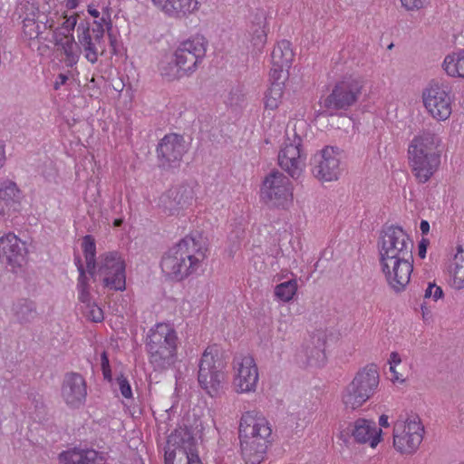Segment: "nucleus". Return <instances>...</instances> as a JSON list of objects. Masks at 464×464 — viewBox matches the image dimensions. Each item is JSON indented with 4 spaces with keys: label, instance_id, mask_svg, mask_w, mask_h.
<instances>
[{
    "label": "nucleus",
    "instance_id": "1",
    "mask_svg": "<svg viewBox=\"0 0 464 464\" xmlns=\"http://www.w3.org/2000/svg\"><path fill=\"white\" fill-rule=\"evenodd\" d=\"M207 246L199 235H188L162 256L160 267L168 278L182 281L197 273L207 258Z\"/></svg>",
    "mask_w": 464,
    "mask_h": 464
},
{
    "label": "nucleus",
    "instance_id": "2",
    "mask_svg": "<svg viewBox=\"0 0 464 464\" xmlns=\"http://www.w3.org/2000/svg\"><path fill=\"white\" fill-rule=\"evenodd\" d=\"M238 439L245 464H262L274 440L272 425L257 411H244L239 419Z\"/></svg>",
    "mask_w": 464,
    "mask_h": 464
},
{
    "label": "nucleus",
    "instance_id": "3",
    "mask_svg": "<svg viewBox=\"0 0 464 464\" xmlns=\"http://www.w3.org/2000/svg\"><path fill=\"white\" fill-rule=\"evenodd\" d=\"M442 148L441 137L430 130H422L412 138L408 147V160L418 182H428L438 171Z\"/></svg>",
    "mask_w": 464,
    "mask_h": 464
},
{
    "label": "nucleus",
    "instance_id": "4",
    "mask_svg": "<svg viewBox=\"0 0 464 464\" xmlns=\"http://www.w3.org/2000/svg\"><path fill=\"white\" fill-rule=\"evenodd\" d=\"M179 338L170 323H157L148 332L145 347L150 362L156 370H166L178 361Z\"/></svg>",
    "mask_w": 464,
    "mask_h": 464
},
{
    "label": "nucleus",
    "instance_id": "5",
    "mask_svg": "<svg viewBox=\"0 0 464 464\" xmlns=\"http://www.w3.org/2000/svg\"><path fill=\"white\" fill-rule=\"evenodd\" d=\"M111 21L109 16L103 15L100 20H94L92 27L78 26L77 38L84 58L92 64H95L100 56L105 54L107 43L105 34H107L111 53L117 55L119 53L120 43L118 35L111 31Z\"/></svg>",
    "mask_w": 464,
    "mask_h": 464
},
{
    "label": "nucleus",
    "instance_id": "6",
    "mask_svg": "<svg viewBox=\"0 0 464 464\" xmlns=\"http://www.w3.org/2000/svg\"><path fill=\"white\" fill-rule=\"evenodd\" d=\"M380 374L375 364L361 368L353 380L340 393V400L345 410L355 411L361 408L377 392Z\"/></svg>",
    "mask_w": 464,
    "mask_h": 464
},
{
    "label": "nucleus",
    "instance_id": "7",
    "mask_svg": "<svg viewBox=\"0 0 464 464\" xmlns=\"http://www.w3.org/2000/svg\"><path fill=\"white\" fill-rule=\"evenodd\" d=\"M225 368L218 347L216 344L208 345L199 361L198 381L209 396L217 397L222 392L226 380Z\"/></svg>",
    "mask_w": 464,
    "mask_h": 464
},
{
    "label": "nucleus",
    "instance_id": "8",
    "mask_svg": "<svg viewBox=\"0 0 464 464\" xmlns=\"http://www.w3.org/2000/svg\"><path fill=\"white\" fill-rule=\"evenodd\" d=\"M424 433V425L418 415H400L393 423V447L401 454H412L422 442Z\"/></svg>",
    "mask_w": 464,
    "mask_h": 464
},
{
    "label": "nucleus",
    "instance_id": "9",
    "mask_svg": "<svg viewBox=\"0 0 464 464\" xmlns=\"http://www.w3.org/2000/svg\"><path fill=\"white\" fill-rule=\"evenodd\" d=\"M363 88V81L358 75H349L338 81L331 93L324 100L323 108L330 115L338 111H347L359 100Z\"/></svg>",
    "mask_w": 464,
    "mask_h": 464
},
{
    "label": "nucleus",
    "instance_id": "10",
    "mask_svg": "<svg viewBox=\"0 0 464 464\" xmlns=\"http://www.w3.org/2000/svg\"><path fill=\"white\" fill-rule=\"evenodd\" d=\"M423 106L437 121H447L452 113L454 96L447 82L432 81L422 91Z\"/></svg>",
    "mask_w": 464,
    "mask_h": 464
},
{
    "label": "nucleus",
    "instance_id": "11",
    "mask_svg": "<svg viewBox=\"0 0 464 464\" xmlns=\"http://www.w3.org/2000/svg\"><path fill=\"white\" fill-rule=\"evenodd\" d=\"M92 276H97L105 288L124 291L126 288V263L121 254L107 252L99 256Z\"/></svg>",
    "mask_w": 464,
    "mask_h": 464
},
{
    "label": "nucleus",
    "instance_id": "12",
    "mask_svg": "<svg viewBox=\"0 0 464 464\" xmlns=\"http://www.w3.org/2000/svg\"><path fill=\"white\" fill-rule=\"evenodd\" d=\"M232 387L237 394H251L257 391L259 369L250 353H237L231 362Z\"/></svg>",
    "mask_w": 464,
    "mask_h": 464
},
{
    "label": "nucleus",
    "instance_id": "13",
    "mask_svg": "<svg viewBox=\"0 0 464 464\" xmlns=\"http://www.w3.org/2000/svg\"><path fill=\"white\" fill-rule=\"evenodd\" d=\"M337 436L344 443L353 440L357 444L375 449L382 440V430L373 420L357 418L353 421L340 423Z\"/></svg>",
    "mask_w": 464,
    "mask_h": 464
},
{
    "label": "nucleus",
    "instance_id": "14",
    "mask_svg": "<svg viewBox=\"0 0 464 464\" xmlns=\"http://www.w3.org/2000/svg\"><path fill=\"white\" fill-rule=\"evenodd\" d=\"M413 242L410 236L398 226L387 227L379 244L380 261L413 258Z\"/></svg>",
    "mask_w": 464,
    "mask_h": 464
},
{
    "label": "nucleus",
    "instance_id": "15",
    "mask_svg": "<svg viewBox=\"0 0 464 464\" xmlns=\"http://www.w3.org/2000/svg\"><path fill=\"white\" fill-rule=\"evenodd\" d=\"M208 48V41L201 34H195L181 41L173 52L174 60L179 68L185 69L188 76L191 75L204 59Z\"/></svg>",
    "mask_w": 464,
    "mask_h": 464
},
{
    "label": "nucleus",
    "instance_id": "16",
    "mask_svg": "<svg viewBox=\"0 0 464 464\" xmlns=\"http://www.w3.org/2000/svg\"><path fill=\"white\" fill-rule=\"evenodd\" d=\"M260 193L261 198L273 207L286 208L293 201L292 183L279 171H273L265 178Z\"/></svg>",
    "mask_w": 464,
    "mask_h": 464
},
{
    "label": "nucleus",
    "instance_id": "17",
    "mask_svg": "<svg viewBox=\"0 0 464 464\" xmlns=\"http://www.w3.org/2000/svg\"><path fill=\"white\" fill-rule=\"evenodd\" d=\"M77 24V17L74 14L69 15L63 22L60 30L56 32L51 44L56 47V51L63 57L66 66L72 67L79 62L81 46L76 43L73 31Z\"/></svg>",
    "mask_w": 464,
    "mask_h": 464
},
{
    "label": "nucleus",
    "instance_id": "18",
    "mask_svg": "<svg viewBox=\"0 0 464 464\" xmlns=\"http://www.w3.org/2000/svg\"><path fill=\"white\" fill-rule=\"evenodd\" d=\"M312 173L319 180H337L341 175V150L337 147L326 146L311 159Z\"/></svg>",
    "mask_w": 464,
    "mask_h": 464
},
{
    "label": "nucleus",
    "instance_id": "19",
    "mask_svg": "<svg viewBox=\"0 0 464 464\" xmlns=\"http://www.w3.org/2000/svg\"><path fill=\"white\" fill-rule=\"evenodd\" d=\"M306 154L302 149V140L299 136L287 139L278 152V164L282 169L293 179H298L305 169Z\"/></svg>",
    "mask_w": 464,
    "mask_h": 464
},
{
    "label": "nucleus",
    "instance_id": "20",
    "mask_svg": "<svg viewBox=\"0 0 464 464\" xmlns=\"http://www.w3.org/2000/svg\"><path fill=\"white\" fill-rule=\"evenodd\" d=\"M87 389L85 378L81 373L70 372L63 377L60 396L69 409L78 410L85 405Z\"/></svg>",
    "mask_w": 464,
    "mask_h": 464
},
{
    "label": "nucleus",
    "instance_id": "21",
    "mask_svg": "<svg viewBox=\"0 0 464 464\" xmlns=\"http://www.w3.org/2000/svg\"><path fill=\"white\" fill-rule=\"evenodd\" d=\"M380 265L389 286L396 293L404 291L413 271V258L382 260Z\"/></svg>",
    "mask_w": 464,
    "mask_h": 464
},
{
    "label": "nucleus",
    "instance_id": "22",
    "mask_svg": "<svg viewBox=\"0 0 464 464\" xmlns=\"http://www.w3.org/2000/svg\"><path fill=\"white\" fill-rule=\"evenodd\" d=\"M193 198L194 191L190 186L179 185L163 193L160 197L158 206L166 216H179L191 205Z\"/></svg>",
    "mask_w": 464,
    "mask_h": 464
},
{
    "label": "nucleus",
    "instance_id": "23",
    "mask_svg": "<svg viewBox=\"0 0 464 464\" xmlns=\"http://www.w3.org/2000/svg\"><path fill=\"white\" fill-rule=\"evenodd\" d=\"M186 151L184 138L177 133L166 134L157 147L158 159L163 168L179 166Z\"/></svg>",
    "mask_w": 464,
    "mask_h": 464
},
{
    "label": "nucleus",
    "instance_id": "24",
    "mask_svg": "<svg viewBox=\"0 0 464 464\" xmlns=\"http://www.w3.org/2000/svg\"><path fill=\"white\" fill-rule=\"evenodd\" d=\"M68 17L57 11H41L38 14V26L35 32L34 44H39L37 50L41 53L44 49L49 48L56 32L60 30L63 22Z\"/></svg>",
    "mask_w": 464,
    "mask_h": 464
},
{
    "label": "nucleus",
    "instance_id": "25",
    "mask_svg": "<svg viewBox=\"0 0 464 464\" xmlns=\"http://www.w3.org/2000/svg\"><path fill=\"white\" fill-rule=\"evenodd\" d=\"M26 254L25 243L14 233L8 232L0 237V262L6 264L13 271L23 266Z\"/></svg>",
    "mask_w": 464,
    "mask_h": 464
},
{
    "label": "nucleus",
    "instance_id": "26",
    "mask_svg": "<svg viewBox=\"0 0 464 464\" xmlns=\"http://www.w3.org/2000/svg\"><path fill=\"white\" fill-rule=\"evenodd\" d=\"M153 7L170 19H183L196 14L201 8V0H150Z\"/></svg>",
    "mask_w": 464,
    "mask_h": 464
},
{
    "label": "nucleus",
    "instance_id": "27",
    "mask_svg": "<svg viewBox=\"0 0 464 464\" xmlns=\"http://www.w3.org/2000/svg\"><path fill=\"white\" fill-rule=\"evenodd\" d=\"M24 198L17 183L10 179L0 180V219L7 220L19 212Z\"/></svg>",
    "mask_w": 464,
    "mask_h": 464
},
{
    "label": "nucleus",
    "instance_id": "28",
    "mask_svg": "<svg viewBox=\"0 0 464 464\" xmlns=\"http://www.w3.org/2000/svg\"><path fill=\"white\" fill-rule=\"evenodd\" d=\"M245 36L254 51H263L267 40V21L265 11H258L253 14Z\"/></svg>",
    "mask_w": 464,
    "mask_h": 464
},
{
    "label": "nucleus",
    "instance_id": "29",
    "mask_svg": "<svg viewBox=\"0 0 464 464\" xmlns=\"http://www.w3.org/2000/svg\"><path fill=\"white\" fill-rule=\"evenodd\" d=\"M102 460L98 451L78 447L63 450L58 455L60 464H99Z\"/></svg>",
    "mask_w": 464,
    "mask_h": 464
},
{
    "label": "nucleus",
    "instance_id": "30",
    "mask_svg": "<svg viewBox=\"0 0 464 464\" xmlns=\"http://www.w3.org/2000/svg\"><path fill=\"white\" fill-rule=\"evenodd\" d=\"M165 464H202L195 450L193 442L188 446L180 445L174 450L169 449L165 453Z\"/></svg>",
    "mask_w": 464,
    "mask_h": 464
},
{
    "label": "nucleus",
    "instance_id": "31",
    "mask_svg": "<svg viewBox=\"0 0 464 464\" xmlns=\"http://www.w3.org/2000/svg\"><path fill=\"white\" fill-rule=\"evenodd\" d=\"M441 68L449 77L464 78V49L448 53L444 57Z\"/></svg>",
    "mask_w": 464,
    "mask_h": 464
},
{
    "label": "nucleus",
    "instance_id": "32",
    "mask_svg": "<svg viewBox=\"0 0 464 464\" xmlns=\"http://www.w3.org/2000/svg\"><path fill=\"white\" fill-rule=\"evenodd\" d=\"M449 273L453 287L459 290L464 289V246H457L449 266Z\"/></svg>",
    "mask_w": 464,
    "mask_h": 464
},
{
    "label": "nucleus",
    "instance_id": "33",
    "mask_svg": "<svg viewBox=\"0 0 464 464\" xmlns=\"http://www.w3.org/2000/svg\"><path fill=\"white\" fill-rule=\"evenodd\" d=\"M294 56L291 43L287 40H282L275 45L272 51L271 63L276 67L290 68Z\"/></svg>",
    "mask_w": 464,
    "mask_h": 464
},
{
    "label": "nucleus",
    "instance_id": "34",
    "mask_svg": "<svg viewBox=\"0 0 464 464\" xmlns=\"http://www.w3.org/2000/svg\"><path fill=\"white\" fill-rule=\"evenodd\" d=\"M12 310L15 320L22 324L33 322L37 316L35 303L30 299L17 300Z\"/></svg>",
    "mask_w": 464,
    "mask_h": 464
},
{
    "label": "nucleus",
    "instance_id": "35",
    "mask_svg": "<svg viewBox=\"0 0 464 464\" xmlns=\"http://www.w3.org/2000/svg\"><path fill=\"white\" fill-rule=\"evenodd\" d=\"M185 69L179 68L178 63L174 60L173 54L164 56L159 63V71L162 77L168 81L179 80L188 75Z\"/></svg>",
    "mask_w": 464,
    "mask_h": 464
},
{
    "label": "nucleus",
    "instance_id": "36",
    "mask_svg": "<svg viewBox=\"0 0 464 464\" xmlns=\"http://www.w3.org/2000/svg\"><path fill=\"white\" fill-rule=\"evenodd\" d=\"M74 264L77 266L79 272L77 282L78 299L83 304H90V302L92 301V296L91 295L89 277L86 276L85 269L80 257L76 256L74 258Z\"/></svg>",
    "mask_w": 464,
    "mask_h": 464
},
{
    "label": "nucleus",
    "instance_id": "37",
    "mask_svg": "<svg viewBox=\"0 0 464 464\" xmlns=\"http://www.w3.org/2000/svg\"><path fill=\"white\" fill-rule=\"evenodd\" d=\"M285 91V82H271L264 95L266 111H276L282 103Z\"/></svg>",
    "mask_w": 464,
    "mask_h": 464
},
{
    "label": "nucleus",
    "instance_id": "38",
    "mask_svg": "<svg viewBox=\"0 0 464 464\" xmlns=\"http://www.w3.org/2000/svg\"><path fill=\"white\" fill-rule=\"evenodd\" d=\"M41 10L35 9L27 13L23 19V36L29 41V45H34V36L38 26V14Z\"/></svg>",
    "mask_w": 464,
    "mask_h": 464
},
{
    "label": "nucleus",
    "instance_id": "39",
    "mask_svg": "<svg viewBox=\"0 0 464 464\" xmlns=\"http://www.w3.org/2000/svg\"><path fill=\"white\" fill-rule=\"evenodd\" d=\"M298 284L296 279L283 282L275 287L276 297L284 303L290 302L296 295Z\"/></svg>",
    "mask_w": 464,
    "mask_h": 464
},
{
    "label": "nucleus",
    "instance_id": "40",
    "mask_svg": "<svg viewBox=\"0 0 464 464\" xmlns=\"http://www.w3.org/2000/svg\"><path fill=\"white\" fill-rule=\"evenodd\" d=\"M82 250L86 262V270L89 274H92L96 268V246L91 236H85L82 240Z\"/></svg>",
    "mask_w": 464,
    "mask_h": 464
},
{
    "label": "nucleus",
    "instance_id": "41",
    "mask_svg": "<svg viewBox=\"0 0 464 464\" xmlns=\"http://www.w3.org/2000/svg\"><path fill=\"white\" fill-rule=\"evenodd\" d=\"M86 308V316L94 323H100L104 319V314L102 309L95 304L93 301H91L90 304H84Z\"/></svg>",
    "mask_w": 464,
    "mask_h": 464
},
{
    "label": "nucleus",
    "instance_id": "42",
    "mask_svg": "<svg viewBox=\"0 0 464 464\" xmlns=\"http://www.w3.org/2000/svg\"><path fill=\"white\" fill-rule=\"evenodd\" d=\"M401 6L408 12H418L427 8L430 0H400Z\"/></svg>",
    "mask_w": 464,
    "mask_h": 464
},
{
    "label": "nucleus",
    "instance_id": "43",
    "mask_svg": "<svg viewBox=\"0 0 464 464\" xmlns=\"http://www.w3.org/2000/svg\"><path fill=\"white\" fill-rule=\"evenodd\" d=\"M444 295L443 290L435 283H429L424 292V298H430L433 301L441 299Z\"/></svg>",
    "mask_w": 464,
    "mask_h": 464
},
{
    "label": "nucleus",
    "instance_id": "44",
    "mask_svg": "<svg viewBox=\"0 0 464 464\" xmlns=\"http://www.w3.org/2000/svg\"><path fill=\"white\" fill-rule=\"evenodd\" d=\"M116 382L121 395L126 399H130L132 397V391L130 382L127 380V378L121 374L117 377Z\"/></svg>",
    "mask_w": 464,
    "mask_h": 464
},
{
    "label": "nucleus",
    "instance_id": "45",
    "mask_svg": "<svg viewBox=\"0 0 464 464\" xmlns=\"http://www.w3.org/2000/svg\"><path fill=\"white\" fill-rule=\"evenodd\" d=\"M401 356L398 353H392L389 359V364H390V371L392 373V380L393 381H399L403 382L404 379L401 375H399V373L396 372L395 368L397 365L401 363Z\"/></svg>",
    "mask_w": 464,
    "mask_h": 464
},
{
    "label": "nucleus",
    "instance_id": "46",
    "mask_svg": "<svg viewBox=\"0 0 464 464\" xmlns=\"http://www.w3.org/2000/svg\"><path fill=\"white\" fill-rule=\"evenodd\" d=\"M41 175L48 182H55L57 170L52 162L45 164L41 171Z\"/></svg>",
    "mask_w": 464,
    "mask_h": 464
},
{
    "label": "nucleus",
    "instance_id": "47",
    "mask_svg": "<svg viewBox=\"0 0 464 464\" xmlns=\"http://www.w3.org/2000/svg\"><path fill=\"white\" fill-rule=\"evenodd\" d=\"M101 366L104 379L111 382L112 381V374L106 352H103L101 355Z\"/></svg>",
    "mask_w": 464,
    "mask_h": 464
},
{
    "label": "nucleus",
    "instance_id": "48",
    "mask_svg": "<svg viewBox=\"0 0 464 464\" xmlns=\"http://www.w3.org/2000/svg\"><path fill=\"white\" fill-rule=\"evenodd\" d=\"M285 69L287 70L288 68H279V67L273 66V68L270 71V79H271L272 82H284V79L282 80V76H283V71Z\"/></svg>",
    "mask_w": 464,
    "mask_h": 464
},
{
    "label": "nucleus",
    "instance_id": "49",
    "mask_svg": "<svg viewBox=\"0 0 464 464\" xmlns=\"http://www.w3.org/2000/svg\"><path fill=\"white\" fill-rule=\"evenodd\" d=\"M67 80H68V76L66 74H63V73L58 74V76L56 77V79L54 81L53 88L55 90H59L63 85L65 84Z\"/></svg>",
    "mask_w": 464,
    "mask_h": 464
},
{
    "label": "nucleus",
    "instance_id": "50",
    "mask_svg": "<svg viewBox=\"0 0 464 464\" xmlns=\"http://www.w3.org/2000/svg\"><path fill=\"white\" fill-rule=\"evenodd\" d=\"M418 250H419V256L420 258H424L426 256V251H427V243L425 242V240H421L419 243Z\"/></svg>",
    "mask_w": 464,
    "mask_h": 464
},
{
    "label": "nucleus",
    "instance_id": "51",
    "mask_svg": "<svg viewBox=\"0 0 464 464\" xmlns=\"http://www.w3.org/2000/svg\"><path fill=\"white\" fill-rule=\"evenodd\" d=\"M88 14L92 16L93 18H95V20H100L102 17H100V12L99 10L93 6V5H89L88 6Z\"/></svg>",
    "mask_w": 464,
    "mask_h": 464
},
{
    "label": "nucleus",
    "instance_id": "52",
    "mask_svg": "<svg viewBox=\"0 0 464 464\" xmlns=\"http://www.w3.org/2000/svg\"><path fill=\"white\" fill-rule=\"evenodd\" d=\"M316 353H317V356H318V359H317V362H310L311 364H315V365H320L321 363L324 362V358H325V355H324V353L321 350H318L316 351Z\"/></svg>",
    "mask_w": 464,
    "mask_h": 464
},
{
    "label": "nucleus",
    "instance_id": "53",
    "mask_svg": "<svg viewBox=\"0 0 464 464\" xmlns=\"http://www.w3.org/2000/svg\"><path fill=\"white\" fill-rule=\"evenodd\" d=\"M420 229L422 234H428L430 231V224L426 220H421L420 224Z\"/></svg>",
    "mask_w": 464,
    "mask_h": 464
},
{
    "label": "nucleus",
    "instance_id": "54",
    "mask_svg": "<svg viewBox=\"0 0 464 464\" xmlns=\"http://www.w3.org/2000/svg\"><path fill=\"white\" fill-rule=\"evenodd\" d=\"M388 416L382 414L379 418V425L381 427L388 428L390 426Z\"/></svg>",
    "mask_w": 464,
    "mask_h": 464
},
{
    "label": "nucleus",
    "instance_id": "55",
    "mask_svg": "<svg viewBox=\"0 0 464 464\" xmlns=\"http://www.w3.org/2000/svg\"><path fill=\"white\" fill-rule=\"evenodd\" d=\"M79 0H67L66 7L69 9H74L78 6Z\"/></svg>",
    "mask_w": 464,
    "mask_h": 464
},
{
    "label": "nucleus",
    "instance_id": "56",
    "mask_svg": "<svg viewBox=\"0 0 464 464\" xmlns=\"http://www.w3.org/2000/svg\"><path fill=\"white\" fill-rule=\"evenodd\" d=\"M254 263H255L256 268L258 269V270H262L265 267L264 261L261 262L259 266H257L256 261H254Z\"/></svg>",
    "mask_w": 464,
    "mask_h": 464
},
{
    "label": "nucleus",
    "instance_id": "57",
    "mask_svg": "<svg viewBox=\"0 0 464 464\" xmlns=\"http://www.w3.org/2000/svg\"><path fill=\"white\" fill-rule=\"evenodd\" d=\"M121 220H116V221H115V226H120V225H121Z\"/></svg>",
    "mask_w": 464,
    "mask_h": 464
}]
</instances>
